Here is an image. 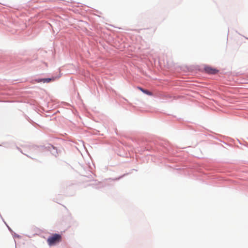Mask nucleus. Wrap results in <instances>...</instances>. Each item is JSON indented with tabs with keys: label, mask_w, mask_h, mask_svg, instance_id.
I'll use <instances>...</instances> for the list:
<instances>
[{
	"label": "nucleus",
	"mask_w": 248,
	"mask_h": 248,
	"mask_svg": "<svg viewBox=\"0 0 248 248\" xmlns=\"http://www.w3.org/2000/svg\"><path fill=\"white\" fill-rule=\"evenodd\" d=\"M62 236L61 235L57 233L52 234L48 238L47 242L49 246H53L61 241Z\"/></svg>",
	"instance_id": "obj_1"
},
{
	"label": "nucleus",
	"mask_w": 248,
	"mask_h": 248,
	"mask_svg": "<svg viewBox=\"0 0 248 248\" xmlns=\"http://www.w3.org/2000/svg\"><path fill=\"white\" fill-rule=\"evenodd\" d=\"M204 70L207 73L210 74H215L218 72L217 70L213 68L210 66L205 67Z\"/></svg>",
	"instance_id": "obj_2"
},
{
	"label": "nucleus",
	"mask_w": 248,
	"mask_h": 248,
	"mask_svg": "<svg viewBox=\"0 0 248 248\" xmlns=\"http://www.w3.org/2000/svg\"><path fill=\"white\" fill-rule=\"evenodd\" d=\"M51 78H42V79H37V81L38 82H43L44 83L45 82H49L50 81H51Z\"/></svg>",
	"instance_id": "obj_3"
},
{
	"label": "nucleus",
	"mask_w": 248,
	"mask_h": 248,
	"mask_svg": "<svg viewBox=\"0 0 248 248\" xmlns=\"http://www.w3.org/2000/svg\"><path fill=\"white\" fill-rule=\"evenodd\" d=\"M144 93L146 94H147V95H153V93L151 92H150V91H149L148 90H145V91Z\"/></svg>",
	"instance_id": "obj_4"
},
{
	"label": "nucleus",
	"mask_w": 248,
	"mask_h": 248,
	"mask_svg": "<svg viewBox=\"0 0 248 248\" xmlns=\"http://www.w3.org/2000/svg\"><path fill=\"white\" fill-rule=\"evenodd\" d=\"M138 89L139 90H140V91H141L142 92H143V93H144L145 90V89H143V88H141V87H138Z\"/></svg>",
	"instance_id": "obj_5"
},
{
	"label": "nucleus",
	"mask_w": 248,
	"mask_h": 248,
	"mask_svg": "<svg viewBox=\"0 0 248 248\" xmlns=\"http://www.w3.org/2000/svg\"><path fill=\"white\" fill-rule=\"evenodd\" d=\"M138 89L139 90H140V91H141L142 92H143V93H144L145 90V89H143V88H141V87H138Z\"/></svg>",
	"instance_id": "obj_6"
},
{
	"label": "nucleus",
	"mask_w": 248,
	"mask_h": 248,
	"mask_svg": "<svg viewBox=\"0 0 248 248\" xmlns=\"http://www.w3.org/2000/svg\"><path fill=\"white\" fill-rule=\"evenodd\" d=\"M138 89L139 90H140V91H141L142 92H143V93H144L145 90V89H143V88H141V87H138Z\"/></svg>",
	"instance_id": "obj_7"
}]
</instances>
